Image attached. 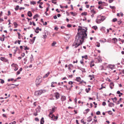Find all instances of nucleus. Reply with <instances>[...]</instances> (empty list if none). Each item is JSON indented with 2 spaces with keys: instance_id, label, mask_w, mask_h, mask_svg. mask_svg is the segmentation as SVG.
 <instances>
[{
  "instance_id": "nucleus-21",
  "label": "nucleus",
  "mask_w": 124,
  "mask_h": 124,
  "mask_svg": "<svg viewBox=\"0 0 124 124\" xmlns=\"http://www.w3.org/2000/svg\"><path fill=\"white\" fill-rule=\"evenodd\" d=\"M112 40L114 41V43H115L117 41V39L116 38H113Z\"/></svg>"
},
{
  "instance_id": "nucleus-62",
  "label": "nucleus",
  "mask_w": 124,
  "mask_h": 124,
  "mask_svg": "<svg viewBox=\"0 0 124 124\" xmlns=\"http://www.w3.org/2000/svg\"><path fill=\"white\" fill-rule=\"evenodd\" d=\"M20 73V71L19 70L16 73L17 75H18Z\"/></svg>"
},
{
  "instance_id": "nucleus-33",
  "label": "nucleus",
  "mask_w": 124,
  "mask_h": 124,
  "mask_svg": "<svg viewBox=\"0 0 124 124\" xmlns=\"http://www.w3.org/2000/svg\"><path fill=\"white\" fill-rule=\"evenodd\" d=\"M1 80L0 83L2 84H3L4 83V81L3 79H0Z\"/></svg>"
},
{
  "instance_id": "nucleus-13",
  "label": "nucleus",
  "mask_w": 124,
  "mask_h": 124,
  "mask_svg": "<svg viewBox=\"0 0 124 124\" xmlns=\"http://www.w3.org/2000/svg\"><path fill=\"white\" fill-rule=\"evenodd\" d=\"M87 119H88L87 120L88 122H89L91 121L92 120V119L91 116H90L88 117Z\"/></svg>"
},
{
  "instance_id": "nucleus-11",
  "label": "nucleus",
  "mask_w": 124,
  "mask_h": 124,
  "mask_svg": "<svg viewBox=\"0 0 124 124\" xmlns=\"http://www.w3.org/2000/svg\"><path fill=\"white\" fill-rule=\"evenodd\" d=\"M114 85L113 82H111L109 84L110 87L111 89H112L113 88V87L114 86Z\"/></svg>"
},
{
  "instance_id": "nucleus-42",
  "label": "nucleus",
  "mask_w": 124,
  "mask_h": 124,
  "mask_svg": "<svg viewBox=\"0 0 124 124\" xmlns=\"http://www.w3.org/2000/svg\"><path fill=\"white\" fill-rule=\"evenodd\" d=\"M101 87L99 88L100 90L102 89L103 88H105V87L103 86V84H102L101 85Z\"/></svg>"
},
{
  "instance_id": "nucleus-64",
  "label": "nucleus",
  "mask_w": 124,
  "mask_h": 124,
  "mask_svg": "<svg viewBox=\"0 0 124 124\" xmlns=\"http://www.w3.org/2000/svg\"><path fill=\"white\" fill-rule=\"evenodd\" d=\"M25 55V54L24 53H22V54H21V56L22 57H23Z\"/></svg>"
},
{
  "instance_id": "nucleus-8",
  "label": "nucleus",
  "mask_w": 124,
  "mask_h": 124,
  "mask_svg": "<svg viewBox=\"0 0 124 124\" xmlns=\"http://www.w3.org/2000/svg\"><path fill=\"white\" fill-rule=\"evenodd\" d=\"M41 81L42 79H36V84L37 85H39L41 82Z\"/></svg>"
},
{
  "instance_id": "nucleus-10",
  "label": "nucleus",
  "mask_w": 124,
  "mask_h": 124,
  "mask_svg": "<svg viewBox=\"0 0 124 124\" xmlns=\"http://www.w3.org/2000/svg\"><path fill=\"white\" fill-rule=\"evenodd\" d=\"M61 99L62 101H64L66 100V97L65 96H62Z\"/></svg>"
},
{
  "instance_id": "nucleus-28",
  "label": "nucleus",
  "mask_w": 124,
  "mask_h": 124,
  "mask_svg": "<svg viewBox=\"0 0 124 124\" xmlns=\"http://www.w3.org/2000/svg\"><path fill=\"white\" fill-rule=\"evenodd\" d=\"M117 21V23L119 25H120L122 23V21L120 20H119Z\"/></svg>"
},
{
  "instance_id": "nucleus-2",
  "label": "nucleus",
  "mask_w": 124,
  "mask_h": 124,
  "mask_svg": "<svg viewBox=\"0 0 124 124\" xmlns=\"http://www.w3.org/2000/svg\"><path fill=\"white\" fill-rule=\"evenodd\" d=\"M100 19H97L96 20V22L97 23H100L101 22H103L105 19L106 17L104 16H99L98 17Z\"/></svg>"
},
{
  "instance_id": "nucleus-23",
  "label": "nucleus",
  "mask_w": 124,
  "mask_h": 124,
  "mask_svg": "<svg viewBox=\"0 0 124 124\" xmlns=\"http://www.w3.org/2000/svg\"><path fill=\"white\" fill-rule=\"evenodd\" d=\"M13 24L15 26V28H16L18 25V24L16 22H14L13 23Z\"/></svg>"
},
{
  "instance_id": "nucleus-59",
  "label": "nucleus",
  "mask_w": 124,
  "mask_h": 124,
  "mask_svg": "<svg viewBox=\"0 0 124 124\" xmlns=\"http://www.w3.org/2000/svg\"><path fill=\"white\" fill-rule=\"evenodd\" d=\"M68 66L69 67H73V66L71 64H69Z\"/></svg>"
},
{
  "instance_id": "nucleus-9",
  "label": "nucleus",
  "mask_w": 124,
  "mask_h": 124,
  "mask_svg": "<svg viewBox=\"0 0 124 124\" xmlns=\"http://www.w3.org/2000/svg\"><path fill=\"white\" fill-rule=\"evenodd\" d=\"M90 66L91 68H92L93 66L95 65V64L94 63V61L93 60L90 62Z\"/></svg>"
},
{
  "instance_id": "nucleus-47",
  "label": "nucleus",
  "mask_w": 124,
  "mask_h": 124,
  "mask_svg": "<svg viewBox=\"0 0 124 124\" xmlns=\"http://www.w3.org/2000/svg\"><path fill=\"white\" fill-rule=\"evenodd\" d=\"M96 46H100V44L99 43L97 42L96 44Z\"/></svg>"
},
{
  "instance_id": "nucleus-48",
  "label": "nucleus",
  "mask_w": 124,
  "mask_h": 124,
  "mask_svg": "<svg viewBox=\"0 0 124 124\" xmlns=\"http://www.w3.org/2000/svg\"><path fill=\"white\" fill-rule=\"evenodd\" d=\"M113 66L111 65L110 66H109V68L111 69L112 70L113 69Z\"/></svg>"
},
{
  "instance_id": "nucleus-29",
  "label": "nucleus",
  "mask_w": 124,
  "mask_h": 124,
  "mask_svg": "<svg viewBox=\"0 0 124 124\" xmlns=\"http://www.w3.org/2000/svg\"><path fill=\"white\" fill-rule=\"evenodd\" d=\"M30 3L31 4H32L33 5H34L36 4V2L34 1H31Z\"/></svg>"
},
{
  "instance_id": "nucleus-50",
  "label": "nucleus",
  "mask_w": 124,
  "mask_h": 124,
  "mask_svg": "<svg viewBox=\"0 0 124 124\" xmlns=\"http://www.w3.org/2000/svg\"><path fill=\"white\" fill-rule=\"evenodd\" d=\"M14 80V79L13 78H11V79H8V82L10 81H13Z\"/></svg>"
},
{
  "instance_id": "nucleus-49",
  "label": "nucleus",
  "mask_w": 124,
  "mask_h": 124,
  "mask_svg": "<svg viewBox=\"0 0 124 124\" xmlns=\"http://www.w3.org/2000/svg\"><path fill=\"white\" fill-rule=\"evenodd\" d=\"M106 105V103L105 102L103 101L102 102V105L103 106H105Z\"/></svg>"
},
{
  "instance_id": "nucleus-22",
  "label": "nucleus",
  "mask_w": 124,
  "mask_h": 124,
  "mask_svg": "<svg viewBox=\"0 0 124 124\" xmlns=\"http://www.w3.org/2000/svg\"><path fill=\"white\" fill-rule=\"evenodd\" d=\"M55 86V85L54 83V82H53L51 83V87H54Z\"/></svg>"
},
{
  "instance_id": "nucleus-53",
  "label": "nucleus",
  "mask_w": 124,
  "mask_h": 124,
  "mask_svg": "<svg viewBox=\"0 0 124 124\" xmlns=\"http://www.w3.org/2000/svg\"><path fill=\"white\" fill-rule=\"evenodd\" d=\"M67 26L68 27H71V24H68L67 25Z\"/></svg>"
},
{
  "instance_id": "nucleus-57",
  "label": "nucleus",
  "mask_w": 124,
  "mask_h": 124,
  "mask_svg": "<svg viewBox=\"0 0 124 124\" xmlns=\"http://www.w3.org/2000/svg\"><path fill=\"white\" fill-rule=\"evenodd\" d=\"M114 1V0H109L108 1L109 3H111Z\"/></svg>"
},
{
  "instance_id": "nucleus-43",
  "label": "nucleus",
  "mask_w": 124,
  "mask_h": 124,
  "mask_svg": "<svg viewBox=\"0 0 124 124\" xmlns=\"http://www.w3.org/2000/svg\"><path fill=\"white\" fill-rule=\"evenodd\" d=\"M105 29L106 28L105 27H102L101 28V30H103L104 31L105 30Z\"/></svg>"
},
{
  "instance_id": "nucleus-40",
  "label": "nucleus",
  "mask_w": 124,
  "mask_h": 124,
  "mask_svg": "<svg viewBox=\"0 0 124 124\" xmlns=\"http://www.w3.org/2000/svg\"><path fill=\"white\" fill-rule=\"evenodd\" d=\"M108 113L110 115H112V111L110 110L109 111H108Z\"/></svg>"
},
{
  "instance_id": "nucleus-46",
  "label": "nucleus",
  "mask_w": 124,
  "mask_h": 124,
  "mask_svg": "<svg viewBox=\"0 0 124 124\" xmlns=\"http://www.w3.org/2000/svg\"><path fill=\"white\" fill-rule=\"evenodd\" d=\"M38 16V15L37 14H36L33 17V18L34 19H35L36 18V17H37Z\"/></svg>"
},
{
  "instance_id": "nucleus-4",
  "label": "nucleus",
  "mask_w": 124,
  "mask_h": 124,
  "mask_svg": "<svg viewBox=\"0 0 124 124\" xmlns=\"http://www.w3.org/2000/svg\"><path fill=\"white\" fill-rule=\"evenodd\" d=\"M56 108H57L55 106H53L52 107V109H50V113L48 116H50V115L53 114V113L55 112V110H56Z\"/></svg>"
},
{
  "instance_id": "nucleus-37",
  "label": "nucleus",
  "mask_w": 124,
  "mask_h": 124,
  "mask_svg": "<svg viewBox=\"0 0 124 124\" xmlns=\"http://www.w3.org/2000/svg\"><path fill=\"white\" fill-rule=\"evenodd\" d=\"M91 12H92L94 14H95L96 13L95 11L94 10V9H93L92 10H91Z\"/></svg>"
},
{
  "instance_id": "nucleus-56",
  "label": "nucleus",
  "mask_w": 124,
  "mask_h": 124,
  "mask_svg": "<svg viewBox=\"0 0 124 124\" xmlns=\"http://www.w3.org/2000/svg\"><path fill=\"white\" fill-rule=\"evenodd\" d=\"M35 120L37 121H39V119L37 117L35 118Z\"/></svg>"
},
{
  "instance_id": "nucleus-6",
  "label": "nucleus",
  "mask_w": 124,
  "mask_h": 124,
  "mask_svg": "<svg viewBox=\"0 0 124 124\" xmlns=\"http://www.w3.org/2000/svg\"><path fill=\"white\" fill-rule=\"evenodd\" d=\"M85 32H84L85 33H83L84 34V40L85 39H86L87 38V34L86 33V32L87 31V27H86L85 28Z\"/></svg>"
},
{
  "instance_id": "nucleus-41",
  "label": "nucleus",
  "mask_w": 124,
  "mask_h": 124,
  "mask_svg": "<svg viewBox=\"0 0 124 124\" xmlns=\"http://www.w3.org/2000/svg\"><path fill=\"white\" fill-rule=\"evenodd\" d=\"M109 7L111 8L112 9H115V8H116L114 6H110Z\"/></svg>"
},
{
  "instance_id": "nucleus-14",
  "label": "nucleus",
  "mask_w": 124,
  "mask_h": 124,
  "mask_svg": "<svg viewBox=\"0 0 124 124\" xmlns=\"http://www.w3.org/2000/svg\"><path fill=\"white\" fill-rule=\"evenodd\" d=\"M76 80L78 82H81V79L79 77H77L76 78Z\"/></svg>"
},
{
  "instance_id": "nucleus-34",
  "label": "nucleus",
  "mask_w": 124,
  "mask_h": 124,
  "mask_svg": "<svg viewBox=\"0 0 124 124\" xmlns=\"http://www.w3.org/2000/svg\"><path fill=\"white\" fill-rule=\"evenodd\" d=\"M56 42L55 41H54L52 43V46H55V45L56 44Z\"/></svg>"
},
{
  "instance_id": "nucleus-19",
  "label": "nucleus",
  "mask_w": 124,
  "mask_h": 124,
  "mask_svg": "<svg viewBox=\"0 0 124 124\" xmlns=\"http://www.w3.org/2000/svg\"><path fill=\"white\" fill-rule=\"evenodd\" d=\"M111 99L114 102H116V101L117 100V99L116 97H115L114 98H112Z\"/></svg>"
},
{
  "instance_id": "nucleus-5",
  "label": "nucleus",
  "mask_w": 124,
  "mask_h": 124,
  "mask_svg": "<svg viewBox=\"0 0 124 124\" xmlns=\"http://www.w3.org/2000/svg\"><path fill=\"white\" fill-rule=\"evenodd\" d=\"M43 93V91L42 90H40L39 91H36L35 92V95L36 96H38L40 95Z\"/></svg>"
},
{
  "instance_id": "nucleus-58",
  "label": "nucleus",
  "mask_w": 124,
  "mask_h": 124,
  "mask_svg": "<svg viewBox=\"0 0 124 124\" xmlns=\"http://www.w3.org/2000/svg\"><path fill=\"white\" fill-rule=\"evenodd\" d=\"M121 99H122V98H120L119 101H117L118 102V103H117V104H119L120 103L119 102L120 101H121Z\"/></svg>"
},
{
  "instance_id": "nucleus-26",
  "label": "nucleus",
  "mask_w": 124,
  "mask_h": 124,
  "mask_svg": "<svg viewBox=\"0 0 124 124\" xmlns=\"http://www.w3.org/2000/svg\"><path fill=\"white\" fill-rule=\"evenodd\" d=\"M87 15V13L86 12H84L82 13L81 14V15L82 16H83L84 15L85 16H86Z\"/></svg>"
},
{
  "instance_id": "nucleus-60",
  "label": "nucleus",
  "mask_w": 124,
  "mask_h": 124,
  "mask_svg": "<svg viewBox=\"0 0 124 124\" xmlns=\"http://www.w3.org/2000/svg\"><path fill=\"white\" fill-rule=\"evenodd\" d=\"M11 14V13L10 11H8V16H9Z\"/></svg>"
},
{
  "instance_id": "nucleus-15",
  "label": "nucleus",
  "mask_w": 124,
  "mask_h": 124,
  "mask_svg": "<svg viewBox=\"0 0 124 124\" xmlns=\"http://www.w3.org/2000/svg\"><path fill=\"white\" fill-rule=\"evenodd\" d=\"M114 104L110 102L108 104V106L109 107H114Z\"/></svg>"
},
{
  "instance_id": "nucleus-38",
  "label": "nucleus",
  "mask_w": 124,
  "mask_h": 124,
  "mask_svg": "<svg viewBox=\"0 0 124 124\" xmlns=\"http://www.w3.org/2000/svg\"><path fill=\"white\" fill-rule=\"evenodd\" d=\"M117 20V19L116 18H114L112 20V21L114 22H115Z\"/></svg>"
},
{
  "instance_id": "nucleus-52",
  "label": "nucleus",
  "mask_w": 124,
  "mask_h": 124,
  "mask_svg": "<svg viewBox=\"0 0 124 124\" xmlns=\"http://www.w3.org/2000/svg\"><path fill=\"white\" fill-rule=\"evenodd\" d=\"M35 38H36V37H34L33 38V39L32 40H31V41H32L33 42H34V40H35Z\"/></svg>"
},
{
  "instance_id": "nucleus-18",
  "label": "nucleus",
  "mask_w": 124,
  "mask_h": 124,
  "mask_svg": "<svg viewBox=\"0 0 124 124\" xmlns=\"http://www.w3.org/2000/svg\"><path fill=\"white\" fill-rule=\"evenodd\" d=\"M44 122V119L42 117L40 121V124H43Z\"/></svg>"
},
{
  "instance_id": "nucleus-3",
  "label": "nucleus",
  "mask_w": 124,
  "mask_h": 124,
  "mask_svg": "<svg viewBox=\"0 0 124 124\" xmlns=\"http://www.w3.org/2000/svg\"><path fill=\"white\" fill-rule=\"evenodd\" d=\"M48 116L49 117L51 118L52 120L54 121H56L58 118L57 116H56L53 114Z\"/></svg>"
},
{
  "instance_id": "nucleus-30",
  "label": "nucleus",
  "mask_w": 124,
  "mask_h": 124,
  "mask_svg": "<svg viewBox=\"0 0 124 124\" xmlns=\"http://www.w3.org/2000/svg\"><path fill=\"white\" fill-rule=\"evenodd\" d=\"M19 8V6L18 5H17L16 6V7L15 8V9L16 11H17L18 9Z\"/></svg>"
},
{
  "instance_id": "nucleus-25",
  "label": "nucleus",
  "mask_w": 124,
  "mask_h": 124,
  "mask_svg": "<svg viewBox=\"0 0 124 124\" xmlns=\"http://www.w3.org/2000/svg\"><path fill=\"white\" fill-rule=\"evenodd\" d=\"M82 57L83 58H84L85 59H87L88 58V56L87 55H85V56H82Z\"/></svg>"
},
{
  "instance_id": "nucleus-45",
  "label": "nucleus",
  "mask_w": 124,
  "mask_h": 124,
  "mask_svg": "<svg viewBox=\"0 0 124 124\" xmlns=\"http://www.w3.org/2000/svg\"><path fill=\"white\" fill-rule=\"evenodd\" d=\"M117 94H120L121 95H122L123 94L122 93H121L119 91H118L117 92Z\"/></svg>"
},
{
  "instance_id": "nucleus-27",
  "label": "nucleus",
  "mask_w": 124,
  "mask_h": 124,
  "mask_svg": "<svg viewBox=\"0 0 124 124\" xmlns=\"http://www.w3.org/2000/svg\"><path fill=\"white\" fill-rule=\"evenodd\" d=\"M100 41L101 42L104 43L106 42V40L105 39H104V40H100Z\"/></svg>"
},
{
  "instance_id": "nucleus-31",
  "label": "nucleus",
  "mask_w": 124,
  "mask_h": 124,
  "mask_svg": "<svg viewBox=\"0 0 124 124\" xmlns=\"http://www.w3.org/2000/svg\"><path fill=\"white\" fill-rule=\"evenodd\" d=\"M92 28L94 29L95 30H96L97 28V27L96 26H93L92 27Z\"/></svg>"
},
{
  "instance_id": "nucleus-51",
  "label": "nucleus",
  "mask_w": 124,
  "mask_h": 124,
  "mask_svg": "<svg viewBox=\"0 0 124 124\" xmlns=\"http://www.w3.org/2000/svg\"><path fill=\"white\" fill-rule=\"evenodd\" d=\"M64 87H66V89L67 90H70V88H69L68 89V87H67V86L66 85H64Z\"/></svg>"
},
{
  "instance_id": "nucleus-61",
  "label": "nucleus",
  "mask_w": 124,
  "mask_h": 124,
  "mask_svg": "<svg viewBox=\"0 0 124 124\" xmlns=\"http://www.w3.org/2000/svg\"><path fill=\"white\" fill-rule=\"evenodd\" d=\"M68 83L70 85H72L73 84V82L72 81H70Z\"/></svg>"
},
{
  "instance_id": "nucleus-44",
  "label": "nucleus",
  "mask_w": 124,
  "mask_h": 124,
  "mask_svg": "<svg viewBox=\"0 0 124 124\" xmlns=\"http://www.w3.org/2000/svg\"><path fill=\"white\" fill-rule=\"evenodd\" d=\"M16 64H15L14 63H13L11 65V66L13 67H16Z\"/></svg>"
},
{
  "instance_id": "nucleus-7",
  "label": "nucleus",
  "mask_w": 124,
  "mask_h": 124,
  "mask_svg": "<svg viewBox=\"0 0 124 124\" xmlns=\"http://www.w3.org/2000/svg\"><path fill=\"white\" fill-rule=\"evenodd\" d=\"M54 94L56 99V100L58 99L59 97L60 94L58 92H56Z\"/></svg>"
},
{
  "instance_id": "nucleus-16",
  "label": "nucleus",
  "mask_w": 124,
  "mask_h": 124,
  "mask_svg": "<svg viewBox=\"0 0 124 124\" xmlns=\"http://www.w3.org/2000/svg\"><path fill=\"white\" fill-rule=\"evenodd\" d=\"M50 73L49 72H48L43 77V78H45L47 77H48V76L49 75Z\"/></svg>"
},
{
  "instance_id": "nucleus-20",
  "label": "nucleus",
  "mask_w": 124,
  "mask_h": 124,
  "mask_svg": "<svg viewBox=\"0 0 124 124\" xmlns=\"http://www.w3.org/2000/svg\"><path fill=\"white\" fill-rule=\"evenodd\" d=\"M5 59H6L4 57H1L0 58V59L2 61H5L6 62L8 60H7L6 61H5Z\"/></svg>"
},
{
  "instance_id": "nucleus-54",
  "label": "nucleus",
  "mask_w": 124,
  "mask_h": 124,
  "mask_svg": "<svg viewBox=\"0 0 124 124\" xmlns=\"http://www.w3.org/2000/svg\"><path fill=\"white\" fill-rule=\"evenodd\" d=\"M94 121L92 122V123H93L94 122L95 123V124L97 122V120L96 119H94Z\"/></svg>"
},
{
  "instance_id": "nucleus-55",
  "label": "nucleus",
  "mask_w": 124,
  "mask_h": 124,
  "mask_svg": "<svg viewBox=\"0 0 124 124\" xmlns=\"http://www.w3.org/2000/svg\"><path fill=\"white\" fill-rule=\"evenodd\" d=\"M96 114L97 115H99L100 114V111H98L96 112Z\"/></svg>"
},
{
  "instance_id": "nucleus-35",
  "label": "nucleus",
  "mask_w": 124,
  "mask_h": 124,
  "mask_svg": "<svg viewBox=\"0 0 124 124\" xmlns=\"http://www.w3.org/2000/svg\"><path fill=\"white\" fill-rule=\"evenodd\" d=\"M90 90L91 89L90 88H88V90L87 89H85V91L87 93H88L89 92V91H90Z\"/></svg>"
},
{
  "instance_id": "nucleus-12",
  "label": "nucleus",
  "mask_w": 124,
  "mask_h": 124,
  "mask_svg": "<svg viewBox=\"0 0 124 124\" xmlns=\"http://www.w3.org/2000/svg\"><path fill=\"white\" fill-rule=\"evenodd\" d=\"M95 58V59H97L98 60V62H101L102 61V60L100 58V57H98V58Z\"/></svg>"
},
{
  "instance_id": "nucleus-24",
  "label": "nucleus",
  "mask_w": 124,
  "mask_h": 124,
  "mask_svg": "<svg viewBox=\"0 0 124 124\" xmlns=\"http://www.w3.org/2000/svg\"><path fill=\"white\" fill-rule=\"evenodd\" d=\"M30 60L31 62L33 60V56L32 54L31 55V56L30 57Z\"/></svg>"
},
{
  "instance_id": "nucleus-63",
  "label": "nucleus",
  "mask_w": 124,
  "mask_h": 124,
  "mask_svg": "<svg viewBox=\"0 0 124 124\" xmlns=\"http://www.w3.org/2000/svg\"><path fill=\"white\" fill-rule=\"evenodd\" d=\"M25 9V8L24 7H21L19 8L20 10H21L22 9Z\"/></svg>"
},
{
  "instance_id": "nucleus-36",
  "label": "nucleus",
  "mask_w": 124,
  "mask_h": 124,
  "mask_svg": "<svg viewBox=\"0 0 124 124\" xmlns=\"http://www.w3.org/2000/svg\"><path fill=\"white\" fill-rule=\"evenodd\" d=\"M81 122L82 123H83L84 124H85L86 123V122H84V120L83 119H82L81 120Z\"/></svg>"
},
{
  "instance_id": "nucleus-1",
  "label": "nucleus",
  "mask_w": 124,
  "mask_h": 124,
  "mask_svg": "<svg viewBox=\"0 0 124 124\" xmlns=\"http://www.w3.org/2000/svg\"><path fill=\"white\" fill-rule=\"evenodd\" d=\"M79 27L78 29V32L76 36V40L75 42L72 45L73 46H78L82 44L84 41V34L85 33L84 31L85 32V30L82 29V27L79 26Z\"/></svg>"
},
{
  "instance_id": "nucleus-32",
  "label": "nucleus",
  "mask_w": 124,
  "mask_h": 124,
  "mask_svg": "<svg viewBox=\"0 0 124 124\" xmlns=\"http://www.w3.org/2000/svg\"><path fill=\"white\" fill-rule=\"evenodd\" d=\"M37 109H36V111L34 113V115L35 116H36L37 115V113L38 112L37 111Z\"/></svg>"
},
{
  "instance_id": "nucleus-17",
  "label": "nucleus",
  "mask_w": 124,
  "mask_h": 124,
  "mask_svg": "<svg viewBox=\"0 0 124 124\" xmlns=\"http://www.w3.org/2000/svg\"><path fill=\"white\" fill-rule=\"evenodd\" d=\"M27 14L28 16L30 17L32 15V13L30 11H29L28 12Z\"/></svg>"
},
{
  "instance_id": "nucleus-39",
  "label": "nucleus",
  "mask_w": 124,
  "mask_h": 124,
  "mask_svg": "<svg viewBox=\"0 0 124 124\" xmlns=\"http://www.w3.org/2000/svg\"><path fill=\"white\" fill-rule=\"evenodd\" d=\"M42 78V77L41 76H39L36 79H41Z\"/></svg>"
}]
</instances>
